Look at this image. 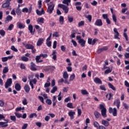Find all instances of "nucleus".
Masks as SVG:
<instances>
[{
	"instance_id": "obj_1",
	"label": "nucleus",
	"mask_w": 129,
	"mask_h": 129,
	"mask_svg": "<svg viewBox=\"0 0 129 129\" xmlns=\"http://www.w3.org/2000/svg\"><path fill=\"white\" fill-rule=\"evenodd\" d=\"M99 108L101 109V112L103 117H106V108H105V104L102 103L99 105Z\"/></svg>"
},
{
	"instance_id": "obj_2",
	"label": "nucleus",
	"mask_w": 129,
	"mask_h": 129,
	"mask_svg": "<svg viewBox=\"0 0 129 129\" xmlns=\"http://www.w3.org/2000/svg\"><path fill=\"white\" fill-rule=\"evenodd\" d=\"M33 77L34 75H31L28 77V79L29 80V85H30L32 89H34V84H36V83H37V79H31V78H33Z\"/></svg>"
},
{
	"instance_id": "obj_3",
	"label": "nucleus",
	"mask_w": 129,
	"mask_h": 129,
	"mask_svg": "<svg viewBox=\"0 0 129 129\" xmlns=\"http://www.w3.org/2000/svg\"><path fill=\"white\" fill-rule=\"evenodd\" d=\"M50 4H51L48 5L47 9V12L50 14L53 13V11H54V8H55V4H54V3L51 2Z\"/></svg>"
},
{
	"instance_id": "obj_4",
	"label": "nucleus",
	"mask_w": 129,
	"mask_h": 129,
	"mask_svg": "<svg viewBox=\"0 0 129 129\" xmlns=\"http://www.w3.org/2000/svg\"><path fill=\"white\" fill-rule=\"evenodd\" d=\"M58 7L60 8V9H62V10L64 11L65 14H68V12H69V8H68V6L59 4L58 5Z\"/></svg>"
},
{
	"instance_id": "obj_5",
	"label": "nucleus",
	"mask_w": 129,
	"mask_h": 129,
	"mask_svg": "<svg viewBox=\"0 0 129 129\" xmlns=\"http://www.w3.org/2000/svg\"><path fill=\"white\" fill-rule=\"evenodd\" d=\"M76 38L77 40H78V42L80 44L81 46L82 47H84V46H85V43H86V41L83 39H81V36H77Z\"/></svg>"
},
{
	"instance_id": "obj_6",
	"label": "nucleus",
	"mask_w": 129,
	"mask_h": 129,
	"mask_svg": "<svg viewBox=\"0 0 129 129\" xmlns=\"http://www.w3.org/2000/svg\"><path fill=\"white\" fill-rule=\"evenodd\" d=\"M12 84H13V80L11 78L7 79L5 85V88L8 89V88L12 86Z\"/></svg>"
},
{
	"instance_id": "obj_7",
	"label": "nucleus",
	"mask_w": 129,
	"mask_h": 129,
	"mask_svg": "<svg viewBox=\"0 0 129 129\" xmlns=\"http://www.w3.org/2000/svg\"><path fill=\"white\" fill-rule=\"evenodd\" d=\"M109 113H112L113 116H117V110L116 108L112 109L111 107H109Z\"/></svg>"
},
{
	"instance_id": "obj_8",
	"label": "nucleus",
	"mask_w": 129,
	"mask_h": 129,
	"mask_svg": "<svg viewBox=\"0 0 129 129\" xmlns=\"http://www.w3.org/2000/svg\"><path fill=\"white\" fill-rule=\"evenodd\" d=\"M113 32H114V39H117L118 40H119V32H118V31L117 30V28H114L113 29Z\"/></svg>"
},
{
	"instance_id": "obj_9",
	"label": "nucleus",
	"mask_w": 129,
	"mask_h": 129,
	"mask_svg": "<svg viewBox=\"0 0 129 129\" xmlns=\"http://www.w3.org/2000/svg\"><path fill=\"white\" fill-rule=\"evenodd\" d=\"M4 120L6 122H0V126H1V127H7V126H8L9 125V124H8L9 120L6 119Z\"/></svg>"
},
{
	"instance_id": "obj_10",
	"label": "nucleus",
	"mask_w": 129,
	"mask_h": 129,
	"mask_svg": "<svg viewBox=\"0 0 129 129\" xmlns=\"http://www.w3.org/2000/svg\"><path fill=\"white\" fill-rule=\"evenodd\" d=\"M23 45L25 47L26 49H27L28 50H31V49H33L34 46L31 44H27L23 43Z\"/></svg>"
},
{
	"instance_id": "obj_11",
	"label": "nucleus",
	"mask_w": 129,
	"mask_h": 129,
	"mask_svg": "<svg viewBox=\"0 0 129 129\" xmlns=\"http://www.w3.org/2000/svg\"><path fill=\"white\" fill-rule=\"evenodd\" d=\"M95 26H97L98 27H101L102 26V20L101 19H97L94 23Z\"/></svg>"
},
{
	"instance_id": "obj_12",
	"label": "nucleus",
	"mask_w": 129,
	"mask_h": 129,
	"mask_svg": "<svg viewBox=\"0 0 129 129\" xmlns=\"http://www.w3.org/2000/svg\"><path fill=\"white\" fill-rule=\"evenodd\" d=\"M96 39H94L92 40V38H88V43L89 45H92V46H93V45L96 43Z\"/></svg>"
},
{
	"instance_id": "obj_13",
	"label": "nucleus",
	"mask_w": 129,
	"mask_h": 129,
	"mask_svg": "<svg viewBox=\"0 0 129 129\" xmlns=\"http://www.w3.org/2000/svg\"><path fill=\"white\" fill-rule=\"evenodd\" d=\"M68 114L69 116L70 117V119H74V115H75L76 114L75 111L71 110L68 112Z\"/></svg>"
},
{
	"instance_id": "obj_14",
	"label": "nucleus",
	"mask_w": 129,
	"mask_h": 129,
	"mask_svg": "<svg viewBox=\"0 0 129 129\" xmlns=\"http://www.w3.org/2000/svg\"><path fill=\"white\" fill-rule=\"evenodd\" d=\"M17 26L19 28V29H25L26 25L25 24L22 23L21 22H18L17 23Z\"/></svg>"
},
{
	"instance_id": "obj_15",
	"label": "nucleus",
	"mask_w": 129,
	"mask_h": 129,
	"mask_svg": "<svg viewBox=\"0 0 129 129\" xmlns=\"http://www.w3.org/2000/svg\"><path fill=\"white\" fill-rule=\"evenodd\" d=\"M14 56L13 55H11V56H9L7 57H4L2 58V62H7V61H8V60H9V59H12L13 58Z\"/></svg>"
},
{
	"instance_id": "obj_16",
	"label": "nucleus",
	"mask_w": 129,
	"mask_h": 129,
	"mask_svg": "<svg viewBox=\"0 0 129 129\" xmlns=\"http://www.w3.org/2000/svg\"><path fill=\"white\" fill-rule=\"evenodd\" d=\"M94 82L96 83V84H102V81L101 80L99 79V78H95L94 79Z\"/></svg>"
},
{
	"instance_id": "obj_17",
	"label": "nucleus",
	"mask_w": 129,
	"mask_h": 129,
	"mask_svg": "<svg viewBox=\"0 0 129 129\" xmlns=\"http://www.w3.org/2000/svg\"><path fill=\"white\" fill-rule=\"evenodd\" d=\"M114 104L116 105L117 108H119L120 106V100H119V99H117L116 101L114 102Z\"/></svg>"
},
{
	"instance_id": "obj_18",
	"label": "nucleus",
	"mask_w": 129,
	"mask_h": 129,
	"mask_svg": "<svg viewBox=\"0 0 129 129\" xmlns=\"http://www.w3.org/2000/svg\"><path fill=\"white\" fill-rule=\"evenodd\" d=\"M36 14L38 16H42V15L45 14V11H44V9L42 8L41 11H39V10H36Z\"/></svg>"
},
{
	"instance_id": "obj_19",
	"label": "nucleus",
	"mask_w": 129,
	"mask_h": 129,
	"mask_svg": "<svg viewBox=\"0 0 129 129\" xmlns=\"http://www.w3.org/2000/svg\"><path fill=\"white\" fill-rule=\"evenodd\" d=\"M127 31V29L125 28L124 29L123 36L125 38L126 41H128V37L127 36V34H126Z\"/></svg>"
},
{
	"instance_id": "obj_20",
	"label": "nucleus",
	"mask_w": 129,
	"mask_h": 129,
	"mask_svg": "<svg viewBox=\"0 0 129 129\" xmlns=\"http://www.w3.org/2000/svg\"><path fill=\"white\" fill-rule=\"evenodd\" d=\"M28 30L31 35H34L35 31L33 30V26L32 25H29L28 26Z\"/></svg>"
},
{
	"instance_id": "obj_21",
	"label": "nucleus",
	"mask_w": 129,
	"mask_h": 129,
	"mask_svg": "<svg viewBox=\"0 0 129 129\" xmlns=\"http://www.w3.org/2000/svg\"><path fill=\"white\" fill-rule=\"evenodd\" d=\"M40 59H41L40 54L39 55L36 56L35 58L36 63H42V62H43V60Z\"/></svg>"
},
{
	"instance_id": "obj_22",
	"label": "nucleus",
	"mask_w": 129,
	"mask_h": 129,
	"mask_svg": "<svg viewBox=\"0 0 129 129\" xmlns=\"http://www.w3.org/2000/svg\"><path fill=\"white\" fill-rule=\"evenodd\" d=\"M43 42H44V39L42 38H39L37 42V46H41L42 44H43Z\"/></svg>"
},
{
	"instance_id": "obj_23",
	"label": "nucleus",
	"mask_w": 129,
	"mask_h": 129,
	"mask_svg": "<svg viewBox=\"0 0 129 129\" xmlns=\"http://www.w3.org/2000/svg\"><path fill=\"white\" fill-rule=\"evenodd\" d=\"M24 90L25 91V92H26V93H29V92H30V86H29V85H27L26 84L24 86Z\"/></svg>"
},
{
	"instance_id": "obj_24",
	"label": "nucleus",
	"mask_w": 129,
	"mask_h": 129,
	"mask_svg": "<svg viewBox=\"0 0 129 129\" xmlns=\"http://www.w3.org/2000/svg\"><path fill=\"white\" fill-rule=\"evenodd\" d=\"M44 19L43 17L38 18L37 20V22L40 25H41V24H44Z\"/></svg>"
},
{
	"instance_id": "obj_25",
	"label": "nucleus",
	"mask_w": 129,
	"mask_h": 129,
	"mask_svg": "<svg viewBox=\"0 0 129 129\" xmlns=\"http://www.w3.org/2000/svg\"><path fill=\"white\" fill-rule=\"evenodd\" d=\"M10 2L6 1V3H5L4 4H3L2 5V8L3 9H6V8H9V7H10Z\"/></svg>"
},
{
	"instance_id": "obj_26",
	"label": "nucleus",
	"mask_w": 129,
	"mask_h": 129,
	"mask_svg": "<svg viewBox=\"0 0 129 129\" xmlns=\"http://www.w3.org/2000/svg\"><path fill=\"white\" fill-rule=\"evenodd\" d=\"M56 51H53L51 54V55L52 56V58L53 59V60H54V61H56L57 59V55L56 54Z\"/></svg>"
},
{
	"instance_id": "obj_27",
	"label": "nucleus",
	"mask_w": 129,
	"mask_h": 129,
	"mask_svg": "<svg viewBox=\"0 0 129 129\" xmlns=\"http://www.w3.org/2000/svg\"><path fill=\"white\" fill-rule=\"evenodd\" d=\"M81 93L82 94V95H88L89 94V93H88V91L85 89H82L81 90Z\"/></svg>"
},
{
	"instance_id": "obj_28",
	"label": "nucleus",
	"mask_w": 129,
	"mask_h": 129,
	"mask_svg": "<svg viewBox=\"0 0 129 129\" xmlns=\"http://www.w3.org/2000/svg\"><path fill=\"white\" fill-rule=\"evenodd\" d=\"M63 79H68L69 78V75L67 72H64L62 74Z\"/></svg>"
},
{
	"instance_id": "obj_29",
	"label": "nucleus",
	"mask_w": 129,
	"mask_h": 129,
	"mask_svg": "<svg viewBox=\"0 0 129 129\" xmlns=\"http://www.w3.org/2000/svg\"><path fill=\"white\" fill-rule=\"evenodd\" d=\"M15 88L17 91H20V90H21V85H20V84L19 83L16 84L15 86Z\"/></svg>"
},
{
	"instance_id": "obj_30",
	"label": "nucleus",
	"mask_w": 129,
	"mask_h": 129,
	"mask_svg": "<svg viewBox=\"0 0 129 129\" xmlns=\"http://www.w3.org/2000/svg\"><path fill=\"white\" fill-rule=\"evenodd\" d=\"M102 124L104 125V126H108L109 125V122L105 120H102Z\"/></svg>"
},
{
	"instance_id": "obj_31",
	"label": "nucleus",
	"mask_w": 129,
	"mask_h": 129,
	"mask_svg": "<svg viewBox=\"0 0 129 129\" xmlns=\"http://www.w3.org/2000/svg\"><path fill=\"white\" fill-rule=\"evenodd\" d=\"M59 22L60 25H63L64 24V17L62 16L59 17Z\"/></svg>"
},
{
	"instance_id": "obj_32",
	"label": "nucleus",
	"mask_w": 129,
	"mask_h": 129,
	"mask_svg": "<svg viewBox=\"0 0 129 129\" xmlns=\"http://www.w3.org/2000/svg\"><path fill=\"white\" fill-rule=\"evenodd\" d=\"M71 3V0H63L62 4L64 5H67V6H69V4Z\"/></svg>"
},
{
	"instance_id": "obj_33",
	"label": "nucleus",
	"mask_w": 129,
	"mask_h": 129,
	"mask_svg": "<svg viewBox=\"0 0 129 129\" xmlns=\"http://www.w3.org/2000/svg\"><path fill=\"white\" fill-rule=\"evenodd\" d=\"M46 44L47 47H51L52 42H51V40L50 39H46Z\"/></svg>"
},
{
	"instance_id": "obj_34",
	"label": "nucleus",
	"mask_w": 129,
	"mask_h": 129,
	"mask_svg": "<svg viewBox=\"0 0 129 129\" xmlns=\"http://www.w3.org/2000/svg\"><path fill=\"white\" fill-rule=\"evenodd\" d=\"M8 72H9V67H6L3 70V73L6 74V73H8Z\"/></svg>"
},
{
	"instance_id": "obj_35",
	"label": "nucleus",
	"mask_w": 129,
	"mask_h": 129,
	"mask_svg": "<svg viewBox=\"0 0 129 129\" xmlns=\"http://www.w3.org/2000/svg\"><path fill=\"white\" fill-rule=\"evenodd\" d=\"M75 79V74H72L70 77V81H73Z\"/></svg>"
},
{
	"instance_id": "obj_36",
	"label": "nucleus",
	"mask_w": 129,
	"mask_h": 129,
	"mask_svg": "<svg viewBox=\"0 0 129 129\" xmlns=\"http://www.w3.org/2000/svg\"><path fill=\"white\" fill-rule=\"evenodd\" d=\"M16 14L18 16H21L22 15V11H21V9L19 8L16 9Z\"/></svg>"
},
{
	"instance_id": "obj_37",
	"label": "nucleus",
	"mask_w": 129,
	"mask_h": 129,
	"mask_svg": "<svg viewBox=\"0 0 129 129\" xmlns=\"http://www.w3.org/2000/svg\"><path fill=\"white\" fill-rule=\"evenodd\" d=\"M94 115L96 117V118H99V116H100V113L98 112V111H95L94 112Z\"/></svg>"
},
{
	"instance_id": "obj_38",
	"label": "nucleus",
	"mask_w": 129,
	"mask_h": 129,
	"mask_svg": "<svg viewBox=\"0 0 129 129\" xmlns=\"http://www.w3.org/2000/svg\"><path fill=\"white\" fill-rule=\"evenodd\" d=\"M108 86H109V88H111V89H112V90H114V91H115V90H116L115 87H114V86H113V85L111 84V83H108Z\"/></svg>"
},
{
	"instance_id": "obj_39",
	"label": "nucleus",
	"mask_w": 129,
	"mask_h": 129,
	"mask_svg": "<svg viewBox=\"0 0 129 129\" xmlns=\"http://www.w3.org/2000/svg\"><path fill=\"white\" fill-rule=\"evenodd\" d=\"M57 89H58V88L57 87V86L54 87L51 90V93H55V92L57 91Z\"/></svg>"
},
{
	"instance_id": "obj_40",
	"label": "nucleus",
	"mask_w": 129,
	"mask_h": 129,
	"mask_svg": "<svg viewBox=\"0 0 129 129\" xmlns=\"http://www.w3.org/2000/svg\"><path fill=\"white\" fill-rule=\"evenodd\" d=\"M21 60L22 61H24V62H28V61H29V58H28L26 56H22L21 57Z\"/></svg>"
},
{
	"instance_id": "obj_41",
	"label": "nucleus",
	"mask_w": 129,
	"mask_h": 129,
	"mask_svg": "<svg viewBox=\"0 0 129 129\" xmlns=\"http://www.w3.org/2000/svg\"><path fill=\"white\" fill-rule=\"evenodd\" d=\"M0 35L2 36V37H5V35H6V31H5V30L2 29L0 30Z\"/></svg>"
},
{
	"instance_id": "obj_42",
	"label": "nucleus",
	"mask_w": 129,
	"mask_h": 129,
	"mask_svg": "<svg viewBox=\"0 0 129 129\" xmlns=\"http://www.w3.org/2000/svg\"><path fill=\"white\" fill-rule=\"evenodd\" d=\"M112 71V69H110V68H108L107 70L105 71L104 74H108L109 73H110Z\"/></svg>"
},
{
	"instance_id": "obj_43",
	"label": "nucleus",
	"mask_w": 129,
	"mask_h": 129,
	"mask_svg": "<svg viewBox=\"0 0 129 129\" xmlns=\"http://www.w3.org/2000/svg\"><path fill=\"white\" fill-rule=\"evenodd\" d=\"M78 110V116H80L81 114H82V110H81V109H79V107L77 108Z\"/></svg>"
},
{
	"instance_id": "obj_44",
	"label": "nucleus",
	"mask_w": 129,
	"mask_h": 129,
	"mask_svg": "<svg viewBox=\"0 0 129 129\" xmlns=\"http://www.w3.org/2000/svg\"><path fill=\"white\" fill-rule=\"evenodd\" d=\"M76 34V31H73V32H72V34L70 36L71 39H73L74 38H75L76 37V36L75 35Z\"/></svg>"
},
{
	"instance_id": "obj_45",
	"label": "nucleus",
	"mask_w": 129,
	"mask_h": 129,
	"mask_svg": "<svg viewBox=\"0 0 129 129\" xmlns=\"http://www.w3.org/2000/svg\"><path fill=\"white\" fill-rule=\"evenodd\" d=\"M67 107H69V108H74V107H73V105L72 103H68L67 104Z\"/></svg>"
},
{
	"instance_id": "obj_46",
	"label": "nucleus",
	"mask_w": 129,
	"mask_h": 129,
	"mask_svg": "<svg viewBox=\"0 0 129 129\" xmlns=\"http://www.w3.org/2000/svg\"><path fill=\"white\" fill-rule=\"evenodd\" d=\"M15 114L18 118H20V117H22V114L21 113H19L17 112H15Z\"/></svg>"
},
{
	"instance_id": "obj_47",
	"label": "nucleus",
	"mask_w": 129,
	"mask_h": 129,
	"mask_svg": "<svg viewBox=\"0 0 129 129\" xmlns=\"http://www.w3.org/2000/svg\"><path fill=\"white\" fill-rule=\"evenodd\" d=\"M94 126L95 127H96L97 129H98V127H99L100 125H99V123H98V122L95 121L94 122Z\"/></svg>"
},
{
	"instance_id": "obj_48",
	"label": "nucleus",
	"mask_w": 129,
	"mask_h": 129,
	"mask_svg": "<svg viewBox=\"0 0 129 129\" xmlns=\"http://www.w3.org/2000/svg\"><path fill=\"white\" fill-rule=\"evenodd\" d=\"M85 22L84 21H82L78 23V27H82V26H84Z\"/></svg>"
},
{
	"instance_id": "obj_49",
	"label": "nucleus",
	"mask_w": 129,
	"mask_h": 129,
	"mask_svg": "<svg viewBox=\"0 0 129 129\" xmlns=\"http://www.w3.org/2000/svg\"><path fill=\"white\" fill-rule=\"evenodd\" d=\"M46 102L48 105H51L52 104V100H51V99H47Z\"/></svg>"
},
{
	"instance_id": "obj_50",
	"label": "nucleus",
	"mask_w": 129,
	"mask_h": 129,
	"mask_svg": "<svg viewBox=\"0 0 129 129\" xmlns=\"http://www.w3.org/2000/svg\"><path fill=\"white\" fill-rule=\"evenodd\" d=\"M22 103L23 105H27V104H28V102L27 101V99H26V98H24L23 99V100L22 101Z\"/></svg>"
},
{
	"instance_id": "obj_51",
	"label": "nucleus",
	"mask_w": 129,
	"mask_h": 129,
	"mask_svg": "<svg viewBox=\"0 0 129 129\" xmlns=\"http://www.w3.org/2000/svg\"><path fill=\"white\" fill-rule=\"evenodd\" d=\"M34 116H35V117H37V114L35 113L31 114L29 115V118H33Z\"/></svg>"
},
{
	"instance_id": "obj_52",
	"label": "nucleus",
	"mask_w": 129,
	"mask_h": 129,
	"mask_svg": "<svg viewBox=\"0 0 129 129\" xmlns=\"http://www.w3.org/2000/svg\"><path fill=\"white\" fill-rule=\"evenodd\" d=\"M60 49L62 52H66V47H65L64 45H61L60 46Z\"/></svg>"
},
{
	"instance_id": "obj_53",
	"label": "nucleus",
	"mask_w": 129,
	"mask_h": 129,
	"mask_svg": "<svg viewBox=\"0 0 129 129\" xmlns=\"http://www.w3.org/2000/svg\"><path fill=\"white\" fill-rule=\"evenodd\" d=\"M10 119L13 121H16L17 120V118H16V116H10Z\"/></svg>"
},
{
	"instance_id": "obj_54",
	"label": "nucleus",
	"mask_w": 129,
	"mask_h": 129,
	"mask_svg": "<svg viewBox=\"0 0 129 129\" xmlns=\"http://www.w3.org/2000/svg\"><path fill=\"white\" fill-rule=\"evenodd\" d=\"M53 37H55L56 38H58V37H59V33H58L57 32H55L53 33Z\"/></svg>"
},
{
	"instance_id": "obj_55",
	"label": "nucleus",
	"mask_w": 129,
	"mask_h": 129,
	"mask_svg": "<svg viewBox=\"0 0 129 129\" xmlns=\"http://www.w3.org/2000/svg\"><path fill=\"white\" fill-rule=\"evenodd\" d=\"M13 29H14V24H11L9 26L8 30V31H12V30H13Z\"/></svg>"
},
{
	"instance_id": "obj_56",
	"label": "nucleus",
	"mask_w": 129,
	"mask_h": 129,
	"mask_svg": "<svg viewBox=\"0 0 129 129\" xmlns=\"http://www.w3.org/2000/svg\"><path fill=\"white\" fill-rule=\"evenodd\" d=\"M112 17V20L113 22H114V23H116L117 19H116V16H115V15L113 14Z\"/></svg>"
},
{
	"instance_id": "obj_57",
	"label": "nucleus",
	"mask_w": 129,
	"mask_h": 129,
	"mask_svg": "<svg viewBox=\"0 0 129 129\" xmlns=\"http://www.w3.org/2000/svg\"><path fill=\"white\" fill-rule=\"evenodd\" d=\"M7 21H12L13 20V17L10 15H8L6 18Z\"/></svg>"
},
{
	"instance_id": "obj_58",
	"label": "nucleus",
	"mask_w": 129,
	"mask_h": 129,
	"mask_svg": "<svg viewBox=\"0 0 129 129\" xmlns=\"http://www.w3.org/2000/svg\"><path fill=\"white\" fill-rule=\"evenodd\" d=\"M11 50H12V51H14V52H18V49H17L14 45L11 46Z\"/></svg>"
},
{
	"instance_id": "obj_59",
	"label": "nucleus",
	"mask_w": 129,
	"mask_h": 129,
	"mask_svg": "<svg viewBox=\"0 0 129 129\" xmlns=\"http://www.w3.org/2000/svg\"><path fill=\"white\" fill-rule=\"evenodd\" d=\"M57 48V41H54L53 43V49H56Z\"/></svg>"
},
{
	"instance_id": "obj_60",
	"label": "nucleus",
	"mask_w": 129,
	"mask_h": 129,
	"mask_svg": "<svg viewBox=\"0 0 129 129\" xmlns=\"http://www.w3.org/2000/svg\"><path fill=\"white\" fill-rule=\"evenodd\" d=\"M22 12L23 13H28L29 12V9L27 8H24L22 9Z\"/></svg>"
},
{
	"instance_id": "obj_61",
	"label": "nucleus",
	"mask_w": 129,
	"mask_h": 129,
	"mask_svg": "<svg viewBox=\"0 0 129 129\" xmlns=\"http://www.w3.org/2000/svg\"><path fill=\"white\" fill-rule=\"evenodd\" d=\"M71 100V98L70 97H68L67 98H66L64 100V102H68L69 101H70Z\"/></svg>"
},
{
	"instance_id": "obj_62",
	"label": "nucleus",
	"mask_w": 129,
	"mask_h": 129,
	"mask_svg": "<svg viewBox=\"0 0 129 129\" xmlns=\"http://www.w3.org/2000/svg\"><path fill=\"white\" fill-rule=\"evenodd\" d=\"M40 55V57H42L43 58H47L48 57V54H47L41 53Z\"/></svg>"
},
{
	"instance_id": "obj_63",
	"label": "nucleus",
	"mask_w": 129,
	"mask_h": 129,
	"mask_svg": "<svg viewBox=\"0 0 129 129\" xmlns=\"http://www.w3.org/2000/svg\"><path fill=\"white\" fill-rule=\"evenodd\" d=\"M123 106H124L125 109H128L129 107H128V105L126 103L123 102Z\"/></svg>"
},
{
	"instance_id": "obj_64",
	"label": "nucleus",
	"mask_w": 129,
	"mask_h": 129,
	"mask_svg": "<svg viewBox=\"0 0 129 129\" xmlns=\"http://www.w3.org/2000/svg\"><path fill=\"white\" fill-rule=\"evenodd\" d=\"M102 17L104 20H107V19H108V16L107 14H103Z\"/></svg>"
}]
</instances>
